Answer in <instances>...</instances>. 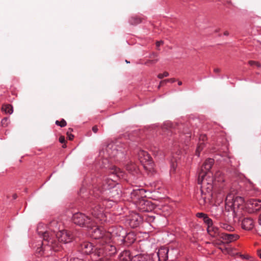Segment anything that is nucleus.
Instances as JSON below:
<instances>
[{
  "label": "nucleus",
  "instance_id": "nucleus-60",
  "mask_svg": "<svg viewBox=\"0 0 261 261\" xmlns=\"http://www.w3.org/2000/svg\"><path fill=\"white\" fill-rule=\"evenodd\" d=\"M183 133H186V132L185 131H184V130H183Z\"/></svg>",
  "mask_w": 261,
  "mask_h": 261
},
{
  "label": "nucleus",
  "instance_id": "nucleus-43",
  "mask_svg": "<svg viewBox=\"0 0 261 261\" xmlns=\"http://www.w3.org/2000/svg\"><path fill=\"white\" fill-rule=\"evenodd\" d=\"M98 130V127L96 125L93 126L92 130L94 133H96L97 132Z\"/></svg>",
  "mask_w": 261,
  "mask_h": 261
},
{
  "label": "nucleus",
  "instance_id": "nucleus-49",
  "mask_svg": "<svg viewBox=\"0 0 261 261\" xmlns=\"http://www.w3.org/2000/svg\"><path fill=\"white\" fill-rule=\"evenodd\" d=\"M221 174V173L220 172H218L216 173L215 177H216L217 176H219Z\"/></svg>",
  "mask_w": 261,
  "mask_h": 261
},
{
  "label": "nucleus",
  "instance_id": "nucleus-57",
  "mask_svg": "<svg viewBox=\"0 0 261 261\" xmlns=\"http://www.w3.org/2000/svg\"><path fill=\"white\" fill-rule=\"evenodd\" d=\"M241 257L243 258H247V257H245L244 255H241Z\"/></svg>",
  "mask_w": 261,
  "mask_h": 261
},
{
  "label": "nucleus",
  "instance_id": "nucleus-2",
  "mask_svg": "<svg viewBox=\"0 0 261 261\" xmlns=\"http://www.w3.org/2000/svg\"><path fill=\"white\" fill-rule=\"evenodd\" d=\"M49 228L53 231L51 233H49V238L53 240L54 236H56L58 240L60 242H63L64 243H68L70 242L72 239L73 236L71 233L67 230H61L55 233L56 231L58 230V224L56 221H53L49 225Z\"/></svg>",
  "mask_w": 261,
  "mask_h": 261
},
{
  "label": "nucleus",
  "instance_id": "nucleus-23",
  "mask_svg": "<svg viewBox=\"0 0 261 261\" xmlns=\"http://www.w3.org/2000/svg\"><path fill=\"white\" fill-rule=\"evenodd\" d=\"M199 184L200 185V184ZM201 184L203 185L202 188H203L205 186V184H207V187L206 188L207 189V192L210 195H211L210 192L212 191L213 189L212 184L208 182L206 179H204V182L203 181Z\"/></svg>",
  "mask_w": 261,
  "mask_h": 261
},
{
  "label": "nucleus",
  "instance_id": "nucleus-42",
  "mask_svg": "<svg viewBox=\"0 0 261 261\" xmlns=\"http://www.w3.org/2000/svg\"><path fill=\"white\" fill-rule=\"evenodd\" d=\"M69 261H83L82 259L77 257H72L70 259Z\"/></svg>",
  "mask_w": 261,
  "mask_h": 261
},
{
  "label": "nucleus",
  "instance_id": "nucleus-58",
  "mask_svg": "<svg viewBox=\"0 0 261 261\" xmlns=\"http://www.w3.org/2000/svg\"><path fill=\"white\" fill-rule=\"evenodd\" d=\"M113 192H114L113 190L112 191L110 192L111 193L112 196H113Z\"/></svg>",
  "mask_w": 261,
  "mask_h": 261
},
{
  "label": "nucleus",
  "instance_id": "nucleus-21",
  "mask_svg": "<svg viewBox=\"0 0 261 261\" xmlns=\"http://www.w3.org/2000/svg\"><path fill=\"white\" fill-rule=\"evenodd\" d=\"M2 110L5 111L6 113L12 114L13 112V107L11 105H3Z\"/></svg>",
  "mask_w": 261,
  "mask_h": 261
},
{
  "label": "nucleus",
  "instance_id": "nucleus-25",
  "mask_svg": "<svg viewBox=\"0 0 261 261\" xmlns=\"http://www.w3.org/2000/svg\"><path fill=\"white\" fill-rule=\"evenodd\" d=\"M126 169L130 172H133L137 170V167L135 164L131 163L126 166Z\"/></svg>",
  "mask_w": 261,
  "mask_h": 261
},
{
  "label": "nucleus",
  "instance_id": "nucleus-7",
  "mask_svg": "<svg viewBox=\"0 0 261 261\" xmlns=\"http://www.w3.org/2000/svg\"><path fill=\"white\" fill-rule=\"evenodd\" d=\"M226 207H229L233 210V213L237 208H239L244 203V199L239 196L234 198L232 194L228 195L226 198Z\"/></svg>",
  "mask_w": 261,
  "mask_h": 261
},
{
  "label": "nucleus",
  "instance_id": "nucleus-22",
  "mask_svg": "<svg viewBox=\"0 0 261 261\" xmlns=\"http://www.w3.org/2000/svg\"><path fill=\"white\" fill-rule=\"evenodd\" d=\"M146 257L142 254H138L132 257V261H146Z\"/></svg>",
  "mask_w": 261,
  "mask_h": 261
},
{
  "label": "nucleus",
  "instance_id": "nucleus-52",
  "mask_svg": "<svg viewBox=\"0 0 261 261\" xmlns=\"http://www.w3.org/2000/svg\"><path fill=\"white\" fill-rule=\"evenodd\" d=\"M228 32L227 31H225L224 33V35H226V36H227L228 35Z\"/></svg>",
  "mask_w": 261,
  "mask_h": 261
},
{
  "label": "nucleus",
  "instance_id": "nucleus-24",
  "mask_svg": "<svg viewBox=\"0 0 261 261\" xmlns=\"http://www.w3.org/2000/svg\"><path fill=\"white\" fill-rule=\"evenodd\" d=\"M220 225V227L222 228H223L225 230H228L229 231H232L234 230V228L232 226H231L227 223H221Z\"/></svg>",
  "mask_w": 261,
  "mask_h": 261
},
{
  "label": "nucleus",
  "instance_id": "nucleus-27",
  "mask_svg": "<svg viewBox=\"0 0 261 261\" xmlns=\"http://www.w3.org/2000/svg\"><path fill=\"white\" fill-rule=\"evenodd\" d=\"M141 19L138 17H132L129 20L132 24L136 25L141 22Z\"/></svg>",
  "mask_w": 261,
  "mask_h": 261
},
{
  "label": "nucleus",
  "instance_id": "nucleus-37",
  "mask_svg": "<svg viewBox=\"0 0 261 261\" xmlns=\"http://www.w3.org/2000/svg\"><path fill=\"white\" fill-rule=\"evenodd\" d=\"M176 81V80L175 79H170L167 80H165L161 81V84L162 83H167V82H171V83H174Z\"/></svg>",
  "mask_w": 261,
  "mask_h": 261
},
{
  "label": "nucleus",
  "instance_id": "nucleus-8",
  "mask_svg": "<svg viewBox=\"0 0 261 261\" xmlns=\"http://www.w3.org/2000/svg\"><path fill=\"white\" fill-rule=\"evenodd\" d=\"M90 202L89 211L91 214L97 219L101 220L103 217V208L98 203V201L93 200L90 198L89 200Z\"/></svg>",
  "mask_w": 261,
  "mask_h": 261
},
{
  "label": "nucleus",
  "instance_id": "nucleus-40",
  "mask_svg": "<svg viewBox=\"0 0 261 261\" xmlns=\"http://www.w3.org/2000/svg\"><path fill=\"white\" fill-rule=\"evenodd\" d=\"M59 142L61 143H66V140L65 139V137L63 136H61L59 138Z\"/></svg>",
  "mask_w": 261,
  "mask_h": 261
},
{
  "label": "nucleus",
  "instance_id": "nucleus-45",
  "mask_svg": "<svg viewBox=\"0 0 261 261\" xmlns=\"http://www.w3.org/2000/svg\"><path fill=\"white\" fill-rule=\"evenodd\" d=\"M257 254L261 258V249L257 250Z\"/></svg>",
  "mask_w": 261,
  "mask_h": 261
},
{
  "label": "nucleus",
  "instance_id": "nucleus-15",
  "mask_svg": "<svg viewBox=\"0 0 261 261\" xmlns=\"http://www.w3.org/2000/svg\"><path fill=\"white\" fill-rule=\"evenodd\" d=\"M239 236L236 234H230L222 232L220 235V239L224 241V243H229L232 241L238 240Z\"/></svg>",
  "mask_w": 261,
  "mask_h": 261
},
{
  "label": "nucleus",
  "instance_id": "nucleus-35",
  "mask_svg": "<svg viewBox=\"0 0 261 261\" xmlns=\"http://www.w3.org/2000/svg\"><path fill=\"white\" fill-rule=\"evenodd\" d=\"M169 76V73L167 71H165L163 73H160L158 75V77L162 79L164 77H167Z\"/></svg>",
  "mask_w": 261,
  "mask_h": 261
},
{
  "label": "nucleus",
  "instance_id": "nucleus-18",
  "mask_svg": "<svg viewBox=\"0 0 261 261\" xmlns=\"http://www.w3.org/2000/svg\"><path fill=\"white\" fill-rule=\"evenodd\" d=\"M207 231L208 234L212 237L217 238L219 237L220 238L221 233L220 232L219 228L213 225L207 227Z\"/></svg>",
  "mask_w": 261,
  "mask_h": 261
},
{
  "label": "nucleus",
  "instance_id": "nucleus-28",
  "mask_svg": "<svg viewBox=\"0 0 261 261\" xmlns=\"http://www.w3.org/2000/svg\"><path fill=\"white\" fill-rule=\"evenodd\" d=\"M164 130V134L165 135H166L167 136L171 135V134L173 132H175V129L174 128H163Z\"/></svg>",
  "mask_w": 261,
  "mask_h": 261
},
{
  "label": "nucleus",
  "instance_id": "nucleus-61",
  "mask_svg": "<svg viewBox=\"0 0 261 261\" xmlns=\"http://www.w3.org/2000/svg\"><path fill=\"white\" fill-rule=\"evenodd\" d=\"M210 181H213V179H211Z\"/></svg>",
  "mask_w": 261,
  "mask_h": 261
},
{
  "label": "nucleus",
  "instance_id": "nucleus-19",
  "mask_svg": "<svg viewBox=\"0 0 261 261\" xmlns=\"http://www.w3.org/2000/svg\"><path fill=\"white\" fill-rule=\"evenodd\" d=\"M143 192V189H136L133 190V191L131 193V197L132 198L135 199H139L140 197H141L142 193Z\"/></svg>",
  "mask_w": 261,
  "mask_h": 261
},
{
  "label": "nucleus",
  "instance_id": "nucleus-51",
  "mask_svg": "<svg viewBox=\"0 0 261 261\" xmlns=\"http://www.w3.org/2000/svg\"><path fill=\"white\" fill-rule=\"evenodd\" d=\"M205 138L206 137H205V136H202L201 137L200 139H201L202 140H204Z\"/></svg>",
  "mask_w": 261,
  "mask_h": 261
},
{
  "label": "nucleus",
  "instance_id": "nucleus-55",
  "mask_svg": "<svg viewBox=\"0 0 261 261\" xmlns=\"http://www.w3.org/2000/svg\"><path fill=\"white\" fill-rule=\"evenodd\" d=\"M183 127V125H180V126H179V128L178 129H181Z\"/></svg>",
  "mask_w": 261,
  "mask_h": 261
},
{
  "label": "nucleus",
  "instance_id": "nucleus-3",
  "mask_svg": "<svg viewBox=\"0 0 261 261\" xmlns=\"http://www.w3.org/2000/svg\"><path fill=\"white\" fill-rule=\"evenodd\" d=\"M110 172L111 173L110 176H113V178L109 177L105 179V182L102 184L101 189L99 190L100 193L103 190H109L114 188L116 184L117 180L122 177L123 176V172L119 168L115 166L110 169Z\"/></svg>",
  "mask_w": 261,
  "mask_h": 261
},
{
  "label": "nucleus",
  "instance_id": "nucleus-31",
  "mask_svg": "<svg viewBox=\"0 0 261 261\" xmlns=\"http://www.w3.org/2000/svg\"><path fill=\"white\" fill-rule=\"evenodd\" d=\"M55 123L56 124L59 125L61 127H64L67 124L66 121L63 119H62L60 121L57 120Z\"/></svg>",
  "mask_w": 261,
  "mask_h": 261
},
{
  "label": "nucleus",
  "instance_id": "nucleus-1",
  "mask_svg": "<svg viewBox=\"0 0 261 261\" xmlns=\"http://www.w3.org/2000/svg\"><path fill=\"white\" fill-rule=\"evenodd\" d=\"M43 241L42 242V246L38 247L36 250V253L42 255L45 251L51 250L53 249L55 251L59 250L58 248L60 247L59 243L56 241L49 238V232L47 231L41 232Z\"/></svg>",
  "mask_w": 261,
  "mask_h": 261
},
{
  "label": "nucleus",
  "instance_id": "nucleus-11",
  "mask_svg": "<svg viewBox=\"0 0 261 261\" xmlns=\"http://www.w3.org/2000/svg\"><path fill=\"white\" fill-rule=\"evenodd\" d=\"M246 207L249 209L250 213H253L261 208V200L256 199L248 200L246 203Z\"/></svg>",
  "mask_w": 261,
  "mask_h": 261
},
{
  "label": "nucleus",
  "instance_id": "nucleus-29",
  "mask_svg": "<svg viewBox=\"0 0 261 261\" xmlns=\"http://www.w3.org/2000/svg\"><path fill=\"white\" fill-rule=\"evenodd\" d=\"M204 223L207 224V227H209L210 226H212L213 225V221L211 219L208 217L207 215L206 216H205L204 219H203Z\"/></svg>",
  "mask_w": 261,
  "mask_h": 261
},
{
  "label": "nucleus",
  "instance_id": "nucleus-9",
  "mask_svg": "<svg viewBox=\"0 0 261 261\" xmlns=\"http://www.w3.org/2000/svg\"><path fill=\"white\" fill-rule=\"evenodd\" d=\"M214 163V160L211 158L206 159L203 163L198 173V184H201L203 181L204 182V177L207 174H209L208 172Z\"/></svg>",
  "mask_w": 261,
  "mask_h": 261
},
{
  "label": "nucleus",
  "instance_id": "nucleus-34",
  "mask_svg": "<svg viewBox=\"0 0 261 261\" xmlns=\"http://www.w3.org/2000/svg\"><path fill=\"white\" fill-rule=\"evenodd\" d=\"M158 59H155L154 60H148L145 62L144 64L148 65L149 64H155L158 61Z\"/></svg>",
  "mask_w": 261,
  "mask_h": 261
},
{
  "label": "nucleus",
  "instance_id": "nucleus-32",
  "mask_svg": "<svg viewBox=\"0 0 261 261\" xmlns=\"http://www.w3.org/2000/svg\"><path fill=\"white\" fill-rule=\"evenodd\" d=\"M9 122V118L8 117H5L2 120L1 124L3 127H6L8 125Z\"/></svg>",
  "mask_w": 261,
  "mask_h": 261
},
{
  "label": "nucleus",
  "instance_id": "nucleus-39",
  "mask_svg": "<svg viewBox=\"0 0 261 261\" xmlns=\"http://www.w3.org/2000/svg\"><path fill=\"white\" fill-rule=\"evenodd\" d=\"M158 57V54L155 53H152L150 56H149V58L150 59H153V58H156Z\"/></svg>",
  "mask_w": 261,
  "mask_h": 261
},
{
  "label": "nucleus",
  "instance_id": "nucleus-20",
  "mask_svg": "<svg viewBox=\"0 0 261 261\" xmlns=\"http://www.w3.org/2000/svg\"><path fill=\"white\" fill-rule=\"evenodd\" d=\"M132 257L129 251L126 250L122 252L121 259L124 261H132Z\"/></svg>",
  "mask_w": 261,
  "mask_h": 261
},
{
  "label": "nucleus",
  "instance_id": "nucleus-38",
  "mask_svg": "<svg viewBox=\"0 0 261 261\" xmlns=\"http://www.w3.org/2000/svg\"><path fill=\"white\" fill-rule=\"evenodd\" d=\"M207 215L202 213H198L196 214V216L200 218H202L203 219L205 217V216H206Z\"/></svg>",
  "mask_w": 261,
  "mask_h": 261
},
{
  "label": "nucleus",
  "instance_id": "nucleus-5",
  "mask_svg": "<svg viewBox=\"0 0 261 261\" xmlns=\"http://www.w3.org/2000/svg\"><path fill=\"white\" fill-rule=\"evenodd\" d=\"M138 155V159L144 168L149 172H153L154 163L148 152L141 150L139 151Z\"/></svg>",
  "mask_w": 261,
  "mask_h": 261
},
{
  "label": "nucleus",
  "instance_id": "nucleus-33",
  "mask_svg": "<svg viewBox=\"0 0 261 261\" xmlns=\"http://www.w3.org/2000/svg\"><path fill=\"white\" fill-rule=\"evenodd\" d=\"M248 63L250 65V66H256V67H257L258 68H260L261 67V64L258 62H256V61H249L248 62Z\"/></svg>",
  "mask_w": 261,
  "mask_h": 261
},
{
  "label": "nucleus",
  "instance_id": "nucleus-14",
  "mask_svg": "<svg viewBox=\"0 0 261 261\" xmlns=\"http://www.w3.org/2000/svg\"><path fill=\"white\" fill-rule=\"evenodd\" d=\"M111 238L109 240H106L104 241V247L106 251V255H112L116 253V248L115 246L112 244H110Z\"/></svg>",
  "mask_w": 261,
  "mask_h": 261
},
{
  "label": "nucleus",
  "instance_id": "nucleus-53",
  "mask_svg": "<svg viewBox=\"0 0 261 261\" xmlns=\"http://www.w3.org/2000/svg\"><path fill=\"white\" fill-rule=\"evenodd\" d=\"M166 83H162V84H160V85L159 86V88H160L161 86H162L163 84H166Z\"/></svg>",
  "mask_w": 261,
  "mask_h": 261
},
{
  "label": "nucleus",
  "instance_id": "nucleus-12",
  "mask_svg": "<svg viewBox=\"0 0 261 261\" xmlns=\"http://www.w3.org/2000/svg\"><path fill=\"white\" fill-rule=\"evenodd\" d=\"M93 250V246L92 244L88 242H84L81 243L79 247V251L85 254L91 253Z\"/></svg>",
  "mask_w": 261,
  "mask_h": 261
},
{
  "label": "nucleus",
  "instance_id": "nucleus-44",
  "mask_svg": "<svg viewBox=\"0 0 261 261\" xmlns=\"http://www.w3.org/2000/svg\"><path fill=\"white\" fill-rule=\"evenodd\" d=\"M214 71L216 73H218L221 71V69L219 68H215L214 69Z\"/></svg>",
  "mask_w": 261,
  "mask_h": 261
},
{
  "label": "nucleus",
  "instance_id": "nucleus-6",
  "mask_svg": "<svg viewBox=\"0 0 261 261\" xmlns=\"http://www.w3.org/2000/svg\"><path fill=\"white\" fill-rule=\"evenodd\" d=\"M120 153L121 151L118 149L117 146L114 143H109L100 152V155L105 158L106 161L108 158H115Z\"/></svg>",
  "mask_w": 261,
  "mask_h": 261
},
{
  "label": "nucleus",
  "instance_id": "nucleus-56",
  "mask_svg": "<svg viewBox=\"0 0 261 261\" xmlns=\"http://www.w3.org/2000/svg\"><path fill=\"white\" fill-rule=\"evenodd\" d=\"M63 145L62 147L63 148H66V145L65 143H63Z\"/></svg>",
  "mask_w": 261,
  "mask_h": 261
},
{
  "label": "nucleus",
  "instance_id": "nucleus-4",
  "mask_svg": "<svg viewBox=\"0 0 261 261\" xmlns=\"http://www.w3.org/2000/svg\"><path fill=\"white\" fill-rule=\"evenodd\" d=\"M89 232L94 239L100 240L99 243L104 242L105 240H110L111 234L109 232H105L102 228L95 225V222H92L90 225Z\"/></svg>",
  "mask_w": 261,
  "mask_h": 261
},
{
  "label": "nucleus",
  "instance_id": "nucleus-10",
  "mask_svg": "<svg viewBox=\"0 0 261 261\" xmlns=\"http://www.w3.org/2000/svg\"><path fill=\"white\" fill-rule=\"evenodd\" d=\"M72 220L74 223L87 228L90 226V225L93 222L91 218L81 213L74 214L72 217Z\"/></svg>",
  "mask_w": 261,
  "mask_h": 261
},
{
  "label": "nucleus",
  "instance_id": "nucleus-41",
  "mask_svg": "<svg viewBox=\"0 0 261 261\" xmlns=\"http://www.w3.org/2000/svg\"><path fill=\"white\" fill-rule=\"evenodd\" d=\"M163 44V41H156V46L157 47V49L158 50H159V47Z\"/></svg>",
  "mask_w": 261,
  "mask_h": 261
},
{
  "label": "nucleus",
  "instance_id": "nucleus-36",
  "mask_svg": "<svg viewBox=\"0 0 261 261\" xmlns=\"http://www.w3.org/2000/svg\"><path fill=\"white\" fill-rule=\"evenodd\" d=\"M71 131H72V129L69 128L67 132V135L68 137L69 140H72L74 138V136L70 133V132H71Z\"/></svg>",
  "mask_w": 261,
  "mask_h": 261
},
{
  "label": "nucleus",
  "instance_id": "nucleus-26",
  "mask_svg": "<svg viewBox=\"0 0 261 261\" xmlns=\"http://www.w3.org/2000/svg\"><path fill=\"white\" fill-rule=\"evenodd\" d=\"M201 191V198L199 199V203L200 205H204L206 203V194H203V190Z\"/></svg>",
  "mask_w": 261,
  "mask_h": 261
},
{
  "label": "nucleus",
  "instance_id": "nucleus-30",
  "mask_svg": "<svg viewBox=\"0 0 261 261\" xmlns=\"http://www.w3.org/2000/svg\"><path fill=\"white\" fill-rule=\"evenodd\" d=\"M204 146V144L203 143H199L196 151V154L197 156H199L200 152L202 150Z\"/></svg>",
  "mask_w": 261,
  "mask_h": 261
},
{
  "label": "nucleus",
  "instance_id": "nucleus-50",
  "mask_svg": "<svg viewBox=\"0 0 261 261\" xmlns=\"http://www.w3.org/2000/svg\"><path fill=\"white\" fill-rule=\"evenodd\" d=\"M94 197L99 196V193H94Z\"/></svg>",
  "mask_w": 261,
  "mask_h": 261
},
{
  "label": "nucleus",
  "instance_id": "nucleus-59",
  "mask_svg": "<svg viewBox=\"0 0 261 261\" xmlns=\"http://www.w3.org/2000/svg\"><path fill=\"white\" fill-rule=\"evenodd\" d=\"M224 250H225V251L228 252V249H227V248H225V249H224Z\"/></svg>",
  "mask_w": 261,
  "mask_h": 261
},
{
  "label": "nucleus",
  "instance_id": "nucleus-47",
  "mask_svg": "<svg viewBox=\"0 0 261 261\" xmlns=\"http://www.w3.org/2000/svg\"><path fill=\"white\" fill-rule=\"evenodd\" d=\"M12 197L14 199H16L17 198V195L16 194H14L12 195Z\"/></svg>",
  "mask_w": 261,
  "mask_h": 261
},
{
  "label": "nucleus",
  "instance_id": "nucleus-46",
  "mask_svg": "<svg viewBox=\"0 0 261 261\" xmlns=\"http://www.w3.org/2000/svg\"><path fill=\"white\" fill-rule=\"evenodd\" d=\"M176 166V164H175L173 162L172 163V168L174 170Z\"/></svg>",
  "mask_w": 261,
  "mask_h": 261
},
{
  "label": "nucleus",
  "instance_id": "nucleus-48",
  "mask_svg": "<svg viewBox=\"0 0 261 261\" xmlns=\"http://www.w3.org/2000/svg\"><path fill=\"white\" fill-rule=\"evenodd\" d=\"M258 223L261 225V214L259 216V218H258Z\"/></svg>",
  "mask_w": 261,
  "mask_h": 261
},
{
  "label": "nucleus",
  "instance_id": "nucleus-17",
  "mask_svg": "<svg viewBox=\"0 0 261 261\" xmlns=\"http://www.w3.org/2000/svg\"><path fill=\"white\" fill-rule=\"evenodd\" d=\"M94 256H97L98 257L105 256L106 255V251L104 247V242L99 243V246L97 245L94 251L92 252Z\"/></svg>",
  "mask_w": 261,
  "mask_h": 261
},
{
  "label": "nucleus",
  "instance_id": "nucleus-16",
  "mask_svg": "<svg viewBox=\"0 0 261 261\" xmlns=\"http://www.w3.org/2000/svg\"><path fill=\"white\" fill-rule=\"evenodd\" d=\"M254 227V221L251 218H245L242 221V227L245 230H249Z\"/></svg>",
  "mask_w": 261,
  "mask_h": 261
},
{
  "label": "nucleus",
  "instance_id": "nucleus-54",
  "mask_svg": "<svg viewBox=\"0 0 261 261\" xmlns=\"http://www.w3.org/2000/svg\"><path fill=\"white\" fill-rule=\"evenodd\" d=\"M178 85L180 86L182 85V82L181 81H178Z\"/></svg>",
  "mask_w": 261,
  "mask_h": 261
},
{
  "label": "nucleus",
  "instance_id": "nucleus-13",
  "mask_svg": "<svg viewBox=\"0 0 261 261\" xmlns=\"http://www.w3.org/2000/svg\"><path fill=\"white\" fill-rule=\"evenodd\" d=\"M168 249L166 247L160 248L154 255L158 261H166L168 259Z\"/></svg>",
  "mask_w": 261,
  "mask_h": 261
}]
</instances>
